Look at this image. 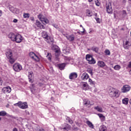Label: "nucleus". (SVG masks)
I'll use <instances>...</instances> for the list:
<instances>
[{
    "instance_id": "13d9d810",
    "label": "nucleus",
    "mask_w": 131,
    "mask_h": 131,
    "mask_svg": "<svg viewBox=\"0 0 131 131\" xmlns=\"http://www.w3.org/2000/svg\"><path fill=\"white\" fill-rule=\"evenodd\" d=\"M31 21H34V18H32V19H31Z\"/></svg>"
},
{
    "instance_id": "052dcab7",
    "label": "nucleus",
    "mask_w": 131,
    "mask_h": 131,
    "mask_svg": "<svg viewBox=\"0 0 131 131\" xmlns=\"http://www.w3.org/2000/svg\"><path fill=\"white\" fill-rule=\"evenodd\" d=\"M96 6H99V5H98V4H96Z\"/></svg>"
},
{
    "instance_id": "e433bc0d",
    "label": "nucleus",
    "mask_w": 131,
    "mask_h": 131,
    "mask_svg": "<svg viewBox=\"0 0 131 131\" xmlns=\"http://www.w3.org/2000/svg\"><path fill=\"white\" fill-rule=\"evenodd\" d=\"M104 53L106 55H107L108 56L110 55V51H109V50H105Z\"/></svg>"
},
{
    "instance_id": "603ef678",
    "label": "nucleus",
    "mask_w": 131,
    "mask_h": 131,
    "mask_svg": "<svg viewBox=\"0 0 131 131\" xmlns=\"http://www.w3.org/2000/svg\"><path fill=\"white\" fill-rule=\"evenodd\" d=\"M12 131H18V129H17V128L15 127L12 129Z\"/></svg>"
},
{
    "instance_id": "680f3d73",
    "label": "nucleus",
    "mask_w": 131,
    "mask_h": 131,
    "mask_svg": "<svg viewBox=\"0 0 131 131\" xmlns=\"http://www.w3.org/2000/svg\"><path fill=\"white\" fill-rule=\"evenodd\" d=\"M97 14L95 13V15L96 17H97Z\"/></svg>"
},
{
    "instance_id": "a18cd8bd",
    "label": "nucleus",
    "mask_w": 131,
    "mask_h": 131,
    "mask_svg": "<svg viewBox=\"0 0 131 131\" xmlns=\"http://www.w3.org/2000/svg\"><path fill=\"white\" fill-rule=\"evenodd\" d=\"M97 115L100 118H102L104 116V115H103V114H98Z\"/></svg>"
},
{
    "instance_id": "a878e982",
    "label": "nucleus",
    "mask_w": 131,
    "mask_h": 131,
    "mask_svg": "<svg viewBox=\"0 0 131 131\" xmlns=\"http://www.w3.org/2000/svg\"><path fill=\"white\" fill-rule=\"evenodd\" d=\"M90 102L89 99H84L83 100V105L85 106H88V105H90Z\"/></svg>"
},
{
    "instance_id": "423d86ee",
    "label": "nucleus",
    "mask_w": 131,
    "mask_h": 131,
    "mask_svg": "<svg viewBox=\"0 0 131 131\" xmlns=\"http://www.w3.org/2000/svg\"><path fill=\"white\" fill-rule=\"evenodd\" d=\"M16 105H18V107H19V108H21V109H26L28 108V105L27 104V102L19 101L17 103H16Z\"/></svg>"
},
{
    "instance_id": "e2e57ef3",
    "label": "nucleus",
    "mask_w": 131,
    "mask_h": 131,
    "mask_svg": "<svg viewBox=\"0 0 131 131\" xmlns=\"http://www.w3.org/2000/svg\"><path fill=\"white\" fill-rule=\"evenodd\" d=\"M129 103L131 104V99L129 100Z\"/></svg>"
},
{
    "instance_id": "09e8293b",
    "label": "nucleus",
    "mask_w": 131,
    "mask_h": 131,
    "mask_svg": "<svg viewBox=\"0 0 131 131\" xmlns=\"http://www.w3.org/2000/svg\"><path fill=\"white\" fill-rule=\"evenodd\" d=\"M95 19L96 20L97 23H100V18H95Z\"/></svg>"
},
{
    "instance_id": "338daca9",
    "label": "nucleus",
    "mask_w": 131,
    "mask_h": 131,
    "mask_svg": "<svg viewBox=\"0 0 131 131\" xmlns=\"http://www.w3.org/2000/svg\"><path fill=\"white\" fill-rule=\"evenodd\" d=\"M4 131H7V130H5Z\"/></svg>"
},
{
    "instance_id": "b1692460",
    "label": "nucleus",
    "mask_w": 131,
    "mask_h": 131,
    "mask_svg": "<svg viewBox=\"0 0 131 131\" xmlns=\"http://www.w3.org/2000/svg\"><path fill=\"white\" fill-rule=\"evenodd\" d=\"M94 109L95 110H97V111H98V112H100V113L103 112V108H102V107H99V106H95L94 107Z\"/></svg>"
},
{
    "instance_id": "6e6d98bb",
    "label": "nucleus",
    "mask_w": 131,
    "mask_h": 131,
    "mask_svg": "<svg viewBox=\"0 0 131 131\" xmlns=\"http://www.w3.org/2000/svg\"><path fill=\"white\" fill-rule=\"evenodd\" d=\"M128 67L129 68H131V61L129 63Z\"/></svg>"
},
{
    "instance_id": "c85d7f7f",
    "label": "nucleus",
    "mask_w": 131,
    "mask_h": 131,
    "mask_svg": "<svg viewBox=\"0 0 131 131\" xmlns=\"http://www.w3.org/2000/svg\"><path fill=\"white\" fill-rule=\"evenodd\" d=\"M91 50L93 51V52H95V53H98L99 52V48L93 47L91 48Z\"/></svg>"
},
{
    "instance_id": "dca6fc26",
    "label": "nucleus",
    "mask_w": 131,
    "mask_h": 131,
    "mask_svg": "<svg viewBox=\"0 0 131 131\" xmlns=\"http://www.w3.org/2000/svg\"><path fill=\"white\" fill-rule=\"evenodd\" d=\"M46 41L48 43H50V45H53V43H54V38H53V37H49L47 40H46Z\"/></svg>"
},
{
    "instance_id": "a19ab883",
    "label": "nucleus",
    "mask_w": 131,
    "mask_h": 131,
    "mask_svg": "<svg viewBox=\"0 0 131 131\" xmlns=\"http://www.w3.org/2000/svg\"><path fill=\"white\" fill-rule=\"evenodd\" d=\"M30 76H31V74H30L29 75V82H31V83H32L33 80L32 79H30Z\"/></svg>"
},
{
    "instance_id": "4be33fe9",
    "label": "nucleus",
    "mask_w": 131,
    "mask_h": 131,
    "mask_svg": "<svg viewBox=\"0 0 131 131\" xmlns=\"http://www.w3.org/2000/svg\"><path fill=\"white\" fill-rule=\"evenodd\" d=\"M42 36L46 39V40H47V39L50 37L48 35V33L46 32H43L42 33Z\"/></svg>"
},
{
    "instance_id": "7c9ffc66",
    "label": "nucleus",
    "mask_w": 131,
    "mask_h": 131,
    "mask_svg": "<svg viewBox=\"0 0 131 131\" xmlns=\"http://www.w3.org/2000/svg\"><path fill=\"white\" fill-rule=\"evenodd\" d=\"M89 64H95L96 63V60H95V59H94L93 57H92L91 58V59L90 60V61H89Z\"/></svg>"
},
{
    "instance_id": "1a4fd4ad",
    "label": "nucleus",
    "mask_w": 131,
    "mask_h": 131,
    "mask_svg": "<svg viewBox=\"0 0 131 131\" xmlns=\"http://www.w3.org/2000/svg\"><path fill=\"white\" fill-rule=\"evenodd\" d=\"M130 90V87L128 85H124L121 89L122 93H127Z\"/></svg>"
},
{
    "instance_id": "20e7f679",
    "label": "nucleus",
    "mask_w": 131,
    "mask_h": 131,
    "mask_svg": "<svg viewBox=\"0 0 131 131\" xmlns=\"http://www.w3.org/2000/svg\"><path fill=\"white\" fill-rule=\"evenodd\" d=\"M13 69L16 72H19L22 70V66L19 63H16L13 65Z\"/></svg>"
},
{
    "instance_id": "c9c22d12",
    "label": "nucleus",
    "mask_w": 131,
    "mask_h": 131,
    "mask_svg": "<svg viewBox=\"0 0 131 131\" xmlns=\"http://www.w3.org/2000/svg\"><path fill=\"white\" fill-rule=\"evenodd\" d=\"M86 15L88 17H92V13L90 12V10H86Z\"/></svg>"
},
{
    "instance_id": "bb28decb",
    "label": "nucleus",
    "mask_w": 131,
    "mask_h": 131,
    "mask_svg": "<svg viewBox=\"0 0 131 131\" xmlns=\"http://www.w3.org/2000/svg\"><path fill=\"white\" fill-rule=\"evenodd\" d=\"M93 58V56H92L91 55L87 54L86 55V60L89 61V63L90 62V61H91V59Z\"/></svg>"
},
{
    "instance_id": "6e6552de",
    "label": "nucleus",
    "mask_w": 131,
    "mask_h": 131,
    "mask_svg": "<svg viewBox=\"0 0 131 131\" xmlns=\"http://www.w3.org/2000/svg\"><path fill=\"white\" fill-rule=\"evenodd\" d=\"M23 39L22 38V36H21V35L16 34L14 41H16V42H17V43H19V42L22 41Z\"/></svg>"
},
{
    "instance_id": "79ce46f5",
    "label": "nucleus",
    "mask_w": 131,
    "mask_h": 131,
    "mask_svg": "<svg viewBox=\"0 0 131 131\" xmlns=\"http://www.w3.org/2000/svg\"><path fill=\"white\" fill-rule=\"evenodd\" d=\"M88 71L89 73H90L91 74V75L93 76V70L89 69V70H88Z\"/></svg>"
},
{
    "instance_id": "0eeeda50",
    "label": "nucleus",
    "mask_w": 131,
    "mask_h": 131,
    "mask_svg": "<svg viewBox=\"0 0 131 131\" xmlns=\"http://www.w3.org/2000/svg\"><path fill=\"white\" fill-rule=\"evenodd\" d=\"M29 56L30 57H31V58H32V59H33V60H34L36 62H38L39 61V57H38V56H37V55H36L35 53L32 52H30L29 53Z\"/></svg>"
},
{
    "instance_id": "f257e3e1",
    "label": "nucleus",
    "mask_w": 131,
    "mask_h": 131,
    "mask_svg": "<svg viewBox=\"0 0 131 131\" xmlns=\"http://www.w3.org/2000/svg\"><path fill=\"white\" fill-rule=\"evenodd\" d=\"M6 55L7 56V58L9 59V61L10 63V64H14L15 63L16 59L13 58V53L11 51H9L8 52H7L6 53Z\"/></svg>"
},
{
    "instance_id": "c03bdc74",
    "label": "nucleus",
    "mask_w": 131,
    "mask_h": 131,
    "mask_svg": "<svg viewBox=\"0 0 131 131\" xmlns=\"http://www.w3.org/2000/svg\"><path fill=\"white\" fill-rule=\"evenodd\" d=\"M53 27H55V28H56V29H59V26H58L56 24H53Z\"/></svg>"
},
{
    "instance_id": "f704fd0d",
    "label": "nucleus",
    "mask_w": 131,
    "mask_h": 131,
    "mask_svg": "<svg viewBox=\"0 0 131 131\" xmlns=\"http://www.w3.org/2000/svg\"><path fill=\"white\" fill-rule=\"evenodd\" d=\"M24 18H29L30 17V15H29V13H24L23 14Z\"/></svg>"
},
{
    "instance_id": "49530a36",
    "label": "nucleus",
    "mask_w": 131,
    "mask_h": 131,
    "mask_svg": "<svg viewBox=\"0 0 131 131\" xmlns=\"http://www.w3.org/2000/svg\"><path fill=\"white\" fill-rule=\"evenodd\" d=\"M80 27H82V28H83V31H81V33H84V31H85V29H84L83 27H82V25H80Z\"/></svg>"
},
{
    "instance_id": "5fc2aeb1",
    "label": "nucleus",
    "mask_w": 131,
    "mask_h": 131,
    "mask_svg": "<svg viewBox=\"0 0 131 131\" xmlns=\"http://www.w3.org/2000/svg\"><path fill=\"white\" fill-rule=\"evenodd\" d=\"M2 15H3V12L2 11V10H0V17L2 16Z\"/></svg>"
},
{
    "instance_id": "9d476101",
    "label": "nucleus",
    "mask_w": 131,
    "mask_h": 131,
    "mask_svg": "<svg viewBox=\"0 0 131 131\" xmlns=\"http://www.w3.org/2000/svg\"><path fill=\"white\" fill-rule=\"evenodd\" d=\"M106 12L108 14H112V6L111 3H108L106 4Z\"/></svg>"
},
{
    "instance_id": "ea45409f",
    "label": "nucleus",
    "mask_w": 131,
    "mask_h": 131,
    "mask_svg": "<svg viewBox=\"0 0 131 131\" xmlns=\"http://www.w3.org/2000/svg\"><path fill=\"white\" fill-rule=\"evenodd\" d=\"M60 129H63L64 131H68L70 129H69V127H64L63 128H60Z\"/></svg>"
},
{
    "instance_id": "f8f14e48",
    "label": "nucleus",
    "mask_w": 131,
    "mask_h": 131,
    "mask_svg": "<svg viewBox=\"0 0 131 131\" xmlns=\"http://www.w3.org/2000/svg\"><path fill=\"white\" fill-rule=\"evenodd\" d=\"M36 25L38 28H40V29H46V27H45V26H43L41 23H40V21L37 20L36 21Z\"/></svg>"
},
{
    "instance_id": "c756f323",
    "label": "nucleus",
    "mask_w": 131,
    "mask_h": 131,
    "mask_svg": "<svg viewBox=\"0 0 131 131\" xmlns=\"http://www.w3.org/2000/svg\"><path fill=\"white\" fill-rule=\"evenodd\" d=\"M123 104L126 105L128 103V98H125L122 100Z\"/></svg>"
},
{
    "instance_id": "5701e85b",
    "label": "nucleus",
    "mask_w": 131,
    "mask_h": 131,
    "mask_svg": "<svg viewBox=\"0 0 131 131\" xmlns=\"http://www.w3.org/2000/svg\"><path fill=\"white\" fill-rule=\"evenodd\" d=\"M86 124H88V126H89V127H90V128H94V124H93V123L90 121H87L86 122Z\"/></svg>"
},
{
    "instance_id": "4d7b16f0",
    "label": "nucleus",
    "mask_w": 131,
    "mask_h": 131,
    "mask_svg": "<svg viewBox=\"0 0 131 131\" xmlns=\"http://www.w3.org/2000/svg\"><path fill=\"white\" fill-rule=\"evenodd\" d=\"M31 93H32V94H33V93H34L33 92V90L32 89H31Z\"/></svg>"
},
{
    "instance_id": "72a5a7b5",
    "label": "nucleus",
    "mask_w": 131,
    "mask_h": 131,
    "mask_svg": "<svg viewBox=\"0 0 131 131\" xmlns=\"http://www.w3.org/2000/svg\"><path fill=\"white\" fill-rule=\"evenodd\" d=\"M121 68V67L119 65H116L114 67V69H115V70H119Z\"/></svg>"
},
{
    "instance_id": "2f4dec72",
    "label": "nucleus",
    "mask_w": 131,
    "mask_h": 131,
    "mask_svg": "<svg viewBox=\"0 0 131 131\" xmlns=\"http://www.w3.org/2000/svg\"><path fill=\"white\" fill-rule=\"evenodd\" d=\"M6 115H7V112L5 111L0 112V116H6Z\"/></svg>"
},
{
    "instance_id": "69168bd1",
    "label": "nucleus",
    "mask_w": 131,
    "mask_h": 131,
    "mask_svg": "<svg viewBox=\"0 0 131 131\" xmlns=\"http://www.w3.org/2000/svg\"><path fill=\"white\" fill-rule=\"evenodd\" d=\"M2 120V118L0 117V121Z\"/></svg>"
},
{
    "instance_id": "8fccbe9b",
    "label": "nucleus",
    "mask_w": 131,
    "mask_h": 131,
    "mask_svg": "<svg viewBox=\"0 0 131 131\" xmlns=\"http://www.w3.org/2000/svg\"><path fill=\"white\" fill-rule=\"evenodd\" d=\"M13 22H14V23H17L18 22V19H14L13 20Z\"/></svg>"
},
{
    "instance_id": "a211bd4d",
    "label": "nucleus",
    "mask_w": 131,
    "mask_h": 131,
    "mask_svg": "<svg viewBox=\"0 0 131 131\" xmlns=\"http://www.w3.org/2000/svg\"><path fill=\"white\" fill-rule=\"evenodd\" d=\"M81 78L82 79V80H85V79H88V78H89V74H88V73L86 72L83 73Z\"/></svg>"
},
{
    "instance_id": "37998d69",
    "label": "nucleus",
    "mask_w": 131,
    "mask_h": 131,
    "mask_svg": "<svg viewBox=\"0 0 131 131\" xmlns=\"http://www.w3.org/2000/svg\"><path fill=\"white\" fill-rule=\"evenodd\" d=\"M100 119H101V121L102 122L105 121V119H106V118H105V116H103L102 118H100Z\"/></svg>"
},
{
    "instance_id": "de8ad7c7",
    "label": "nucleus",
    "mask_w": 131,
    "mask_h": 131,
    "mask_svg": "<svg viewBox=\"0 0 131 131\" xmlns=\"http://www.w3.org/2000/svg\"><path fill=\"white\" fill-rule=\"evenodd\" d=\"M64 54H69V51H67L66 50H63Z\"/></svg>"
},
{
    "instance_id": "473e14b6",
    "label": "nucleus",
    "mask_w": 131,
    "mask_h": 131,
    "mask_svg": "<svg viewBox=\"0 0 131 131\" xmlns=\"http://www.w3.org/2000/svg\"><path fill=\"white\" fill-rule=\"evenodd\" d=\"M66 120H67L68 122L70 123V124H72V123H73V121L71 119H70V118H69V117H67L66 118Z\"/></svg>"
},
{
    "instance_id": "2eb2a0df",
    "label": "nucleus",
    "mask_w": 131,
    "mask_h": 131,
    "mask_svg": "<svg viewBox=\"0 0 131 131\" xmlns=\"http://www.w3.org/2000/svg\"><path fill=\"white\" fill-rule=\"evenodd\" d=\"M82 89L84 90V91H87L88 88H89V84L86 82H82L81 83Z\"/></svg>"
},
{
    "instance_id": "aec40b11",
    "label": "nucleus",
    "mask_w": 131,
    "mask_h": 131,
    "mask_svg": "<svg viewBox=\"0 0 131 131\" xmlns=\"http://www.w3.org/2000/svg\"><path fill=\"white\" fill-rule=\"evenodd\" d=\"M67 38L68 40H70V41H73V40H74V36L73 35L68 36H67Z\"/></svg>"
},
{
    "instance_id": "4c0bfd02",
    "label": "nucleus",
    "mask_w": 131,
    "mask_h": 131,
    "mask_svg": "<svg viewBox=\"0 0 131 131\" xmlns=\"http://www.w3.org/2000/svg\"><path fill=\"white\" fill-rule=\"evenodd\" d=\"M89 81L91 83V84H93V85H95V81H93L92 79H89Z\"/></svg>"
},
{
    "instance_id": "3c124183",
    "label": "nucleus",
    "mask_w": 131,
    "mask_h": 131,
    "mask_svg": "<svg viewBox=\"0 0 131 131\" xmlns=\"http://www.w3.org/2000/svg\"><path fill=\"white\" fill-rule=\"evenodd\" d=\"M0 85H3V80L0 78Z\"/></svg>"
},
{
    "instance_id": "393cba45",
    "label": "nucleus",
    "mask_w": 131,
    "mask_h": 131,
    "mask_svg": "<svg viewBox=\"0 0 131 131\" xmlns=\"http://www.w3.org/2000/svg\"><path fill=\"white\" fill-rule=\"evenodd\" d=\"M99 131H107V127L105 125H102L100 126Z\"/></svg>"
},
{
    "instance_id": "ddd939ff",
    "label": "nucleus",
    "mask_w": 131,
    "mask_h": 131,
    "mask_svg": "<svg viewBox=\"0 0 131 131\" xmlns=\"http://www.w3.org/2000/svg\"><path fill=\"white\" fill-rule=\"evenodd\" d=\"M17 34H15L14 33H10L8 36V38H10L12 41H14L15 40V38L16 37V35Z\"/></svg>"
},
{
    "instance_id": "f3484780",
    "label": "nucleus",
    "mask_w": 131,
    "mask_h": 131,
    "mask_svg": "<svg viewBox=\"0 0 131 131\" xmlns=\"http://www.w3.org/2000/svg\"><path fill=\"white\" fill-rule=\"evenodd\" d=\"M66 66V64L65 63L58 64V67L59 69H60V70H64V69H65Z\"/></svg>"
},
{
    "instance_id": "864d4df0",
    "label": "nucleus",
    "mask_w": 131,
    "mask_h": 131,
    "mask_svg": "<svg viewBox=\"0 0 131 131\" xmlns=\"http://www.w3.org/2000/svg\"><path fill=\"white\" fill-rule=\"evenodd\" d=\"M38 131H46V130H45L43 128H40L39 130H38Z\"/></svg>"
},
{
    "instance_id": "58836bf2",
    "label": "nucleus",
    "mask_w": 131,
    "mask_h": 131,
    "mask_svg": "<svg viewBox=\"0 0 131 131\" xmlns=\"http://www.w3.org/2000/svg\"><path fill=\"white\" fill-rule=\"evenodd\" d=\"M64 127H69V129H70V128H71V126H70V125H69L68 124H66V123L64 124Z\"/></svg>"
},
{
    "instance_id": "cd10ccee",
    "label": "nucleus",
    "mask_w": 131,
    "mask_h": 131,
    "mask_svg": "<svg viewBox=\"0 0 131 131\" xmlns=\"http://www.w3.org/2000/svg\"><path fill=\"white\" fill-rule=\"evenodd\" d=\"M46 57L49 61H52V55L51 53H48Z\"/></svg>"
},
{
    "instance_id": "6ab92c4d",
    "label": "nucleus",
    "mask_w": 131,
    "mask_h": 131,
    "mask_svg": "<svg viewBox=\"0 0 131 131\" xmlns=\"http://www.w3.org/2000/svg\"><path fill=\"white\" fill-rule=\"evenodd\" d=\"M98 66H99V67H101V68H103V67H105V66H106V64H105V62H104L103 61H98Z\"/></svg>"
},
{
    "instance_id": "4468645a",
    "label": "nucleus",
    "mask_w": 131,
    "mask_h": 131,
    "mask_svg": "<svg viewBox=\"0 0 131 131\" xmlns=\"http://www.w3.org/2000/svg\"><path fill=\"white\" fill-rule=\"evenodd\" d=\"M69 78L71 80L75 79V78H77V73H72L69 75Z\"/></svg>"
},
{
    "instance_id": "bf43d9fd",
    "label": "nucleus",
    "mask_w": 131,
    "mask_h": 131,
    "mask_svg": "<svg viewBox=\"0 0 131 131\" xmlns=\"http://www.w3.org/2000/svg\"><path fill=\"white\" fill-rule=\"evenodd\" d=\"M129 130H130V131H131V126H130V127H129Z\"/></svg>"
},
{
    "instance_id": "0e129e2a",
    "label": "nucleus",
    "mask_w": 131,
    "mask_h": 131,
    "mask_svg": "<svg viewBox=\"0 0 131 131\" xmlns=\"http://www.w3.org/2000/svg\"><path fill=\"white\" fill-rule=\"evenodd\" d=\"M89 2H93V0H89Z\"/></svg>"
},
{
    "instance_id": "39448f33",
    "label": "nucleus",
    "mask_w": 131,
    "mask_h": 131,
    "mask_svg": "<svg viewBox=\"0 0 131 131\" xmlns=\"http://www.w3.org/2000/svg\"><path fill=\"white\" fill-rule=\"evenodd\" d=\"M52 50L55 52V56H59L60 54V48L58 46L53 45L52 46Z\"/></svg>"
},
{
    "instance_id": "9b49d317",
    "label": "nucleus",
    "mask_w": 131,
    "mask_h": 131,
    "mask_svg": "<svg viewBox=\"0 0 131 131\" xmlns=\"http://www.w3.org/2000/svg\"><path fill=\"white\" fill-rule=\"evenodd\" d=\"M11 91H12V90L10 86L4 87L2 89V92L4 94H9L11 93Z\"/></svg>"
},
{
    "instance_id": "7ed1b4c3",
    "label": "nucleus",
    "mask_w": 131,
    "mask_h": 131,
    "mask_svg": "<svg viewBox=\"0 0 131 131\" xmlns=\"http://www.w3.org/2000/svg\"><path fill=\"white\" fill-rule=\"evenodd\" d=\"M37 18L39 20H40L43 24L45 23V24H49V19L40 13L38 15Z\"/></svg>"
},
{
    "instance_id": "f03ea898",
    "label": "nucleus",
    "mask_w": 131,
    "mask_h": 131,
    "mask_svg": "<svg viewBox=\"0 0 131 131\" xmlns=\"http://www.w3.org/2000/svg\"><path fill=\"white\" fill-rule=\"evenodd\" d=\"M109 95L111 98H118L119 94H118V90L115 89L109 91Z\"/></svg>"
},
{
    "instance_id": "412c9836",
    "label": "nucleus",
    "mask_w": 131,
    "mask_h": 131,
    "mask_svg": "<svg viewBox=\"0 0 131 131\" xmlns=\"http://www.w3.org/2000/svg\"><path fill=\"white\" fill-rule=\"evenodd\" d=\"M129 46H130V45H129V41H126L125 42V43L123 44V47L126 50H127V49H128V47H129Z\"/></svg>"
}]
</instances>
